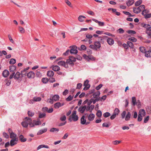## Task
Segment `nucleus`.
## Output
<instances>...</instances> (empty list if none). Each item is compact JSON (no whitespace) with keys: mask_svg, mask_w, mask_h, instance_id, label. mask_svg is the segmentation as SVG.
<instances>
[{"mask_svg":"<svg viewBox=\"0 0 151 151\" xmlns=\"http://www.w3.org/2000/svg\"><path fill=\"white\" fill-rule=\"evenodd\" d=\"M100 93L99 91H97L96 92H94L93 94V98H99V96H100Z\"/></svg>","mask_w":151,"mask_h":151,"instance_id":"4468645a","label":"nucleus"},{"mask_svg":"<svg viewBox=\"0 0 151 151\" xmlns=\"http://www.w3.org/2000/svg\"><path fill=\"white\" fill-rule=\"evenodd\" d=\"M145 55L147 57H151V50L145 51Z\"/></svg>","mask_w":151,"mask_h":151,"instance_id":"5701e85b","label":"nucleus"},{"mask_svg":"<svg viewBox=\"0 0 151 151\" xmlns=\"http://www.w3.org/2000/svg\"><path fill=\"white\" fill-rule=\"evenodd\" d=\"M59 98L60 97L59 95H55L52 97V99L53 101H56L58 100L59 99Z\"/></svg>","mask_w":151,"mask_h":151,"instance_id":"cd10ccee","label":"nucleus"},{"mask_svg":"<svg viewBox=\"0 0 151 151\" xmlns=\"http://www.w3.org/2000/svg\"><path fill=\"white\" fill-rule=\"evenodd\" d=\"M49 79L47 78H43L42 79V82L45 83H46L49 81Z\"/></svg>","mask_w":151,"mask_h":151,"instance_id":"f704fd0d","label":"nucleus"},{"mask_svg":"<svg viewBox=\"0 0 151 151\" xmlns=\"http://www.w3.org/2000/svg\"><path fill=\"white\" fill-rule=\"evenodd\" d=\"M127 32L131 35L134 34H136V32L133 30H129L127 31Z\"/></svg>","mask_w":151,"mask_h":151,"instance_id":"8fccbe9b","label":"nucleus"},{"mask_svg":"<svg viewBox=\"0 0 151 151\" xmlns=\"http://www.w3.org/2000/svg\"><path fill=\"white\" fill-rule=\"evenodd\" d=\"M95 91V90L94 89H93L92 90H90L89 91L88 93L87 94L86 96H88L89 95V94H90L92 93L93 94V93H94Z\"/></svg>","mask_w":151,"mask_h":151,"instance_id":"6e6d98bb","label":"nucleus"},{"mask_svg":"<svg viewBox=\"0 0 151 151\" xmlns=\"http://www.w3.org/2000/svg\"><path fill=\"white\" fill-rule=\"evenodd\" d=\"M43 148H45L48 149L49 148V147L47 145H41L38 146V147H37V150H39L40 149Z\"/></svg>","mask_w":151,"mask_h":151,"instance_id":"ddd939ff","label":"nucleus"},{"mask_svg":"<svg viewBox=\"0 0 151 151\" xmlns=\"http://www.w3.org/2000/svg\"><path fill=\"white\" fill-rule=\"evenodd\" d=\"M143 15L145 16V18H148L151 17V14H146V13Z\"/></svg>","mask_w":151,"mask_h":151,"instance_id":"680f3d73","label":"nucleus"},{"mask_svg":"<svg viewBox=\"0 0 151 151\" xmlns=\"http://www.w3.org/2000/svg\"><path fill=\"white\" fill-rule=\"evenodd\" d=\"M19 139L22 142H24L27 140L26 138H24V136L22 135H20L19 137Z\"/></svg>","mask_w":151,"mask_h":151,"instance_id":"393cba45","label":"nucleus"},{"mask_svg":"<svg viewBox=\"0 0 151 151\" xmlns=\"http://www.w3.org/2000/svg\"><path fill=\"white\" fill-rule=\"evenodd\" d=\"M145 6L143 5H142L137 8H133V12L134 13L138 14L143 9H145Z\"/></svg>","mask_w":151,"mask_h":151,"instance_id":"7ed1b4c3","label":"nucleus"},{"mask_svg":"<svg viewBox=\"0 0 151 151\" xmlns=\"http://www.w3.org/2000/svg\"><path fill=\"white\" fill-rule=\"evenodd\" d=\"M19 31L21 33H24L25 32L24 29L22 27H19Z\"/></svg>","mask_w":151,"mask_h":151,"instance_id":"13d9d810","label":"nucleus"},{"mask_svg":"<svg viewBox=\"0 0 151 151\" xmlns=\"http://www.w3.org/2000/svg\"><path fill=\"white\" fill-rule=\"evenodd\" d=\"M66 64H67V65H68V64H69L72 65H74L73 62L69 58V59L67 60Z\"/></svg>","mask_w":151,"mask_h":151,"instance_id":"2f4dec72","label":"nucleus"},{"mask_svg":"<svg viewBox=\"0 0 151 151\" xmlns=\"http://www.w3.org/2000/svg\"><path fill=\"white\" fill-rule=\"evenodd\" d=\"M68 90L67 89H66L63 93V95L65 96L68 93Z\"/></svg>","mask_w":151,"mask_h":151,"instance_id":"774afa93","label":"nucleus"},{"mask_svg":"<svg viewBox=\"0 0 151 151\" xmlns=\"http://www.w3.org/2000/svg\"><path fill=\"white\" fill-rule=\"evenodd\" d=\"M85 116L83 115L81 119V123L82 124H84L86 122V120L85 119Z\"/></svg>","mask_w":151,"mask_h":151,"instance_id":"412c9836","label":"nucleus"},{"mask_svg":"<svg viewBox=\"0 0 151 151\" xmlns=\"http://www.w3.org/2000/svg\"><path fill=\"white\" fill-rule=\"evenodd\" d=\"M149 118L150 117L149 116H147V117H145L144 121V123H147L149 120Z\"/></svg>","mask_w":151,"mask_h":151,"instance_id":"bf43d9fd","label":"nucleus"},{"mask_svg":"<svg viewBox=\"0 0 151 151\" xmlns=\"http://www.w3.org/2000/svg\"><path fill=\"white\" fill-rule=\"evenodd\" d=\"M69 134L68 133H66L62 137V139H66L68 137Z\"/></svg>","mask_w":151,"mask_h":151,"instance_id":"69168bd1","label":"nucleus"},{"mask_svg":"<svg viewBox=\"0 0 151 151\" xmlns=\"http://www.w3.org/2000/svg\"><path fill=\"white\" fill-rule=\"evenodd\" d=\"M107 42H108V44L110 45H112L114 43V40L111 38H108L107 40Z\"/></svg>","mask_w":151,"mask_h":151,"instance_id":"9b49d317","label":"nucleus"},{"mask_svg":"<svg viewBox=\"0 0 151 151\" xmlns=\"http://www.w3.org/2000/svg\"><path fill=\"white\" fill-rule=\"evenodd\" d=\"M126 114V112L125 111H124L122 112L121 114L122 117V119H124V118Z\"/></svg>","mask_w":151,"mask_h":151,"instance_id":"338daca9","label":"nucleus"},{"mask_svg":"<svg viewBox=\"0 0 151 151\" xmlns=\"http://www.w3.org/2000/svg\"><path fill=\"white\" fill-rule=\"evenodd\" d=\"M4 82L6 83V85L8 86H9L11 84V81L8 80L7 79H6L4 81Z\"/></svg>","mask_w":151,"mask_h":151,"instance_id":"09e8293b","label":"nucleus"},{"mask_svg":"<svg viewBox=\"0 0 151 151\" xmlns=\"http://www.w3.org/2000/svg\"><path fill=\"white\" fill-rule=\"evenodd\" d=\"M28 114L29 116L32 117L34 115V113L32 112L28 111Z\"/></svg>","mask_w":151,"mask_h":151,"instance_id":"864d4df0","label":"nucleus"},{"mask_svg":"<svg viewBox=\"0 0 151 151\" xmlns=\"http://www.w3.org/2000/svg\"><path fill=\"white\" fill-rule=\"evenodd\" d=\"M86 37L89 40L91 39L93 37V36L91 34H87L86 35Z\"/></svg>","mask_w":151,"mask_h":151,"instance_id":"052dcab7","label":"nucleus"},{"mask_svg":"<svg viewBox=\"0 0 151 151\" xmlns=\"http://www.w3.org/2000/svg\"><path fill=\"white\" fill-rule=\"evenodd\" d=\"M86 109V106L85 105L83 106H80L78 109V111L81 113H83Z\"/></svg>","mask_w":151,"mask_h":151,"instance_id":"6e6552de","label":"nucleus"},{"mask_svg":"<svg viewBox=\"0 0 151 151\" xmlns=\"http://www.w3.org/2000/svg\"><path fill=\"white\" fill-rule=\"evenodd\" d=\"M16 69V67L15 65H11L9 67V70L11 72H14V71Z\"/></svg>","mask_w":151,"mask_h":151,"instance_id":"6ab92c4d","label":"nucleus"},{"mask_svg":"<svg viewBox=\"0 0 151 151\" xmlns=\"http://www.w3.org/2000/svg\"><path fill=\"white\" fill-rule=\"evenodd\" d=\"M138 114L143 116H145L146 115L145 111L143 109H140L139 111Z\"/></svg>","mask_w":151,"mask_h":151,"instance_id":"1a4fd4ad","label":"nucleus"},{"mask_svg":"<svg viewBox=\"0 0 151 151\" xmlns=\"http://www.w3.org/2000/svg\"><path fill=\"white\" fill-rule=\"evenodd\" d=\"M117 32H118L119 33L123 34L124 33V31L122 28H119L117 30Z\"/></svg>","mask_w":151,"mask_h":151,"instance_id":"e2e57ef3","label":"nucleus"},{"mask_svg":"<svg viewBox=\"0 0 151 151\" xmlns=\"http://www.w3.org/2000/svg\"><path fill=\"white\" fill-rule=\"evenodd\" d=\"M38 120L36 121L35 120H34L32 122V123H33L34 124V126L35 125H40L41 124V122L40 120L38 119Z\"/></svg>","mask_w":151,"mask_h":151,"instance_id":"aec40b11","label":"nucleus"},{"mask_svg":"<svg viewBox=\"0 0 151 151\" xmlns=\"http://www.w3.org/2000/svg\"><path fill=\"white\" fill-rule=\"evenodd\" d=\"M10 135V138H12V139H18V138L17 137V135L14 133H11Z\"/></svg>","mask_w":151,"mask_h":151,"instance_id":"bb28decb","label":"nucleus"},{"mask_svg":"<svg viewBox=\"0 0 151 151\" xmlns=\"http://www.w3.org/2000/svg\"><path fill=\"white\" fill-rule=\"evenodd\" d=\"M27 76L29 78H33L35 77V74L33 72L30 71L27 73Z\"/></svg>","mask_w":151,"mask_h":151,"instance_id":"0eeeda50","label":"nucleus"},{"mask_svg":"<svg viewBox=\"0 0 151 151\" xmlns=\"http://www.w3.org/2000/svg\"><path fill=\"white\" fill-rule=\"evenodd\" d=\"M143 27L146 28L147 30H149L151 28L150 26L148 24H145Z\"/></svg>","mask_w":151,"mask_h":151,"instance_id":"a19ab883","label":"nucleus"},{"mask_svg":"<svg viewBox=\"0 0 151 151\" xmlns=\"http://www.w3.org/2000/svg\"><path fill=\"white\" fill-rule=\"evenodd\" d=\"M60 119L62 121H65L66 119V117L65 115H63L60 117Z\"/></svg>","mask_w":151,"mask_h":151,"instance_id":"4d7b16f0","label":"nucleus"},{"mask_svg":"<svg viewBox=\"0 0 151 151\" xmlns=\"http://www.w3.org/2000/svg\"><path fill=\"white\" fill-rule=\"evenodd\" d=\"M70 53L71 54H76L78 52V51L77 50V47L76 46H71L70 47Z\"/></svg>","mask_w":151,"mask_h":151,"instance_id":"20e7f679","label":"nucleus"},{"mask_svg":"<svg viewBox=\"0 0 151 151\" xmlns=\"http://www.w3.org/2000/svg\"><path fill=\"white\" fill-rule=\"evenodd\" d=\"M134 0H129L127 3V4L128 6H129L132 5L134 3Z\"/></svg>","mask_w":151,"mask_h":151,"instance_id":"7c9ffc66","label":"nucleus"},{"mask_svg":"<svg viewBox=\"0 0 151 151\" xmlns=\"http://www.w3.org/2000/svg\"><path fill=\"white\" fill-rule=\"evenodd\" d=\"M89 81L88 80H86L84 81V86H88L90 87V85L88 84Z\"/></svg>","mask_w":151,"mask_h":151,"instance_id":"c03bdc74","label":"nucleus"},{"mask_svg":"<svg viewBox=\"0 0 151 151\" xmlns=\"http://www.w3.org/2000/svg\"><path fill=\"white\" fill-rule=\"evenodd\" d=\"M119 109L117 108H116L115 109L113 114L116 115H117L119 114Z\"/></svg>","mask_w":151,"mask_h":151,"instance_id":"72a5a7b5","label":"nucleus"},{"mask_svg":"<svg viewBox=\"0 0 151 151\" xmlns=\"http://www.w3.org/2000/svg\"><path fill=\"white\" fill-rule=\"evenodd\" d=\"M73 96H72L71 95H69L68 97L66 99V100L67 101H69L72 100L73 98Z\"/></svg>","mask_w":151,"mask_h":151,"instance_id":"37998d69","label":"nucleus"},{"mask_svg":"<svg viewBox=\"0 0 151 151\" xmlns=\"http://www.w3.org/2000/svg\"><path fill=\"white\" fill-rule=\"evenodd\" d=\"M140 50L142 52H145V48L142 46L140 47H139Z\"/></svg>","mask_w":151,"mask_h":151,"instance_id":"0e129e2a","label":"nucleus"},{"mask_svg":"<svg viewBox=\"0 0 151 151\" xmlns=\"http://www.w3.org/2000/svg\"><path fill=\"white\" fill-rule=\"evenodd\" d=\"M95 115L93 114H91L88 116V119L90 121H93L95 118Z\"/></svg>","mask_w":151,"mask_h":151,"instance_id":"2eb2a0df","label":"nucleus"},{"mask_svg":"<svg viewBox=\"0 0 151 151\" xmlns=\"http://www.w3.org/2000/svg\"><path fill=\"white\" fill-rule=\"evenodd\" d=\"M78 117L76 115V111H73L72 114L69 117L68 120L71 122L72 121L74 122H76L78 120Z\"/></svg>","mask_w":151,"mask_h":151,"instance_id":"f03ea898","label":"nucleus"},{"mask_svg":"<svg viewBox=\"0 0 151 151\" xmlns=\"http://www.w3.org/2000/svg\"><path fill=\"white\" fill-rule=\"evenodd\" d=\"M128 40H129L131 41L132 42H136L137 41V39L134 37H131L129 38L128 39Z\"/></svg>","mask_w":151,"mask_h":151,"instance_id":"ea45409f","label":"nucleus"},{"mask_svg":"<svg viewBox=\"0 0 151 151\" xmlns=\"http://www.w3.org/2000/svg\"><path fill=\"white\" fill-rule=\"evenodd\" d=\"M131 114L129 112H128L127 114L125 117V120L126 121H128L129 120L131 117Z\"/></svg>","mask_w":151,"mask_h":151,"instance_id":"c756f323","label":"nucleus"},{"mask_svg":"<svg viewBox=\"0 0 151 151\" xmlns=\"http://www.w3.org/2000/svg\"><path fill=\"white\" fill-rule=\"evenodd\" d=\"M58 64L59 65L63 66L64 67L66 68H68V66L66 63L64 61H60L58 63Z\"/></svg>","mask_w":151,"mask_h":151,"instance_id":"39448f33","label":"nucleus"},{"mask_svg":"<svg viewBox=\"0 0 151 151\" xmlns=\"http://www.w3.org/2000/svg\"><path fill=\"white\" fill-rule=\"evenodd\" d=\"M110 115V114L109 112H106L103 114V116L105 118L109 116Z\"/></svg>","mask_w":151,"mask_h":151,"instance_id":"3c124183","label":"nucleus"},{"mask_svg":"<svg viewBox=\"0 0 151 151\" xmlns=\"http://www.w3.org/2000/svg\"><path fill=\"white\" fill-rule=\"evenodd\" d=\"M69 58L70 59V60L73 61V63L75 62L76 60V58L75 57L72 56H69Z\"/></svg>","mask_w":151,"mask_h":151,"instance_id":"603ef678","label":"nucleus"},{"mask_svg":"<svg viewBox=\"0 0 151 151\" xmlns=\"http://www.w3.org/2000/svg\"><path fill=\"white\" fill-rule=\"evenodd\" d=\"M16 63V60L15 59L12 58L10 59L9 62L10 64H14Z\"/></svg>","mask_w":151,"mask_h":151,"instance_id":"c9c22d12","label":"nucleus"},{"mask_svg":"<svg viewBox=\"0 0 151 151\" xmlns=\"http://www.w3.org/2000/svg\"><path fill=\"white\" fill-rule=\"evenodd\" d=\"M86 17L83 15H80L78 17V19L80 22H82L84 21Z\"/></svg>","mask_w":151,"mask_h":151,"instance_id":"c85d7f7f","label":"nucleus"},{"mask_svg":"<svg viewBox=\"0 0 151 151\" xmlns=\"http://www.w3.org/2000/svg\"><path fill=\"white\" fill-rule=\"evenodd\" d=\"M97 116L99 117H100L102 115V112L100 110H98L96 113Z\"/></svg>","mask_w":151,"mask_h":151,"instance_id":"58836bf2","label":"nucleus"},{"mask_svg":"<svg viewBox=\"0 0 151 151\" xmlns=\"http://www.w3.org/2000/svg\"><path fill=\"white\" fill-rule=\"evenodd\" d=\"M47 128H45L43 129L40 130L37 133V134L39 135L42 134L43 133L47 132Z\"/></svg>","mask_w":151,"mask_h":151,"instance_id":"4be33fe9","label":"nucleus"},{"mask_svg":"<svg viewBox=\"0 0 151 151\" xmlns=\"http://www.w3.org/2000/svg\"><path fill=\"white\" fill-rule=\"evenodd\" d=\"M61 106V103L58 102L55 103L54 105V107L55 109H58Z\"/></svg>","mask_w":151,"mask_h":151,"instance_id":"a878e982","label":"nucleus"},{"mask_svg":"<svg viewBox=\"0 0 151 151\" xmlns=\"http://www.w3.org/2000/svg\"><path fill=\"white\" fill-rule=\"evenodd\" d=\"M47 75L49 77H52L54 75V73L52 70H49L47 72Z\"/></svg>","mask_w":151,"mask_h":151,"instance_id":"f8f14e48","label":"nucleus"},{"mask_svg":"<svg viewBox=\"0 0 151 151\" xmlns=\"http://www.w3.org/2000/svg\"><path fill=\"white\" fill-rule=\"evenodd\" d=\"M21 124L22 126L25 128H27L28 124L29 125L30 127H34V124L32 123V121L31 119L28 117H25L24 121L22 122Z\"/></svg>","mask_w":151,"mask_h":151,"instance_id":"f257e3e1","label":"nucleus"},{"mask_svg":"<svg viewBox=\"0 0 151 151\" xmlns=\"http://www.w3.org/2000/svg\"><path fill=\"white\" fill-rule=\"evenodd\" d=\"M54 71H57L60 70V68L58 65H52L50 67Z\"/></svg>","mask_w":151,"mask_h":151,"instance_id":"9d476101","label":"nucleus"},{"mask_svg":"<svg viewBox=\"0 0 151 151\" xmlns=\"http://www.w3.org/2000/svg\"><path fill=\"white\" fill-rule=\"evenodd\" d=\"M94 45L97 49L100 48L101 47L100 43L98 41H96L94 42Z\"/></svg>","mask_w":151,"mask_h":151,"instance_id":"dca6fc26","label":"nucleus"},{"mask_svg":"<svg viewBox=\"0 0 151 151\" xmlns=\"http://www.w3.org/2000/svg\"><path fill=\"white\" fill-rule=\"evenodd\" d=\"M92 20L98 23L99 25L100 26H103L104 25V22H101V21H99L97 20L94 19H92Z\"/></svg>","mask_w":151,"mask_h":151,"instance_id":"a211bd4d","label":"nucleus"},{"mask_svg":"<svg viewBox=\"0 0 151 151\" xmlns=\"http://www.w3.org/2000/svg\"><path fill=\"white\" fill-rule=\"evenodd\" d=\"M41 100V98L40 97H34L33 98V101H39Z\"/></svg>","mask_w":151,"mask_h":151,"instance_id":"49530a36","label":"nucleus"},{"mask_svg":"<svg viewBox=\"0 0 151 151\" xmlns=\"http://www.w3.org/2000/svg\"><path fill=\"white\" fill-rule=\"evenodd\" d=\"M7 52L5 50H3L1 51H0V56L1 57L3 56V55H6Z\"/></svg>","mask_w":151,"mask_h":151,"instance_id":"4c0bfd02","label":"nucleus"},{"mask_svg":"<svg viewBox=\"0 0 151 151\" xmlns=\"http://www.w3.org/2000/svg\"><path fill=\"white\" fill-rule=\"evenodd\" d=\"M132 102L134 105L136 104V98L134 97H133L132 98Z\"/></svg>","mask_w":151,"mask_h":151,"instance_id":"5fc2aeb1","label":"nucleus"},{"mask_svg":"<svg viewBox=\"0 0 151 151\" xmlns=\"http://www.w3.org/2000/svg\"><path fill=\"white\" fill-rule=\"evenodd\" d=\"M9 75V71L7 70H5L2 73L3 76L4 77H7Z\"/></svg>","mask_w":151,"mask_h":151,"instance_id":"f3484780","label":"nucleus"},{"mask_svg":"<svg viewBox=\"0 0 151 151\" xmlns=\"http://www.w3.org/2000/svg\"><path fill=\"white\" fill-rule=\"evenodd\" d=\"M45 116L46 114L45 113H40L39 114V117L40 118H43L45 117Z\"/></svg>","mask_w":151,"mask_h":151,"instance_id":"79ce46f5","label":"nucleus"},{"mask_svg":"<svg viewBox=\"0 0 151 151\" xmlns=\"http://www.w3.org/2000/svg\"><path fill=\"white\" fill-rule=\"evenodd\" d=\"M20 73L18 72H17L14 75V78L15 79L18 80L19 79L20 77Z\"/></svg>","mask_w":151,"mask_h":151,"instance_id":"b1692460","label":"nucleus"},{"mask_svg":"<svg viewBox=\"0 0 151 151\" xmlns=\"http://www.w3.org/2000/svg\"><path fill=\"white\" fill-rule=\"evenodd\" d=\"M142 3V1L141 0H139L136 1L135 3V5L136 6H137L140 5Z\"/></svg>","mask_w":151,"mask_h":151,"instance_id":"de8ad7c7","label":"nucleus"},{"mask_svg":"<svg viewBox=\"0 0 151 151\" xmlns=\"http://www.w3.org/2000/svg\"><path fill=\"white\" fill-rule=\"evenodd\" d=\"M18 140V139H11L10 142L11 146H13L14 145H16L17 143V142Z\"/></svg>","mask_w":151,"mask_h":151,"instance_id":"423d86ee","label":"nucleus"},{"mask_svg":"<svg viewBox=\"0 0 151 151\" xmlns=\"http://www.w3.org/2000/svg\"><path fill=\"white\" fill-rule=\"evenodd\" d=\"M59 131L58 129L56 128H51L50 130V131L51 132H58Z\"/></svg>","mask_w":151,"mask_h":151,"instance_id":"473e14b6","label":"nucleus"},{"mask_svg":"<svg viewBox=\"0 0 151 151\" xmlns=\"http://www.w3.org/2000/svg\"><path fill=\"white\" fill-rule=\"evenodd\" d=\"M146 33L148 34L149 36V38H151V30H147Z\"/></svg>","mask_w":151,"mask_h":151,"instance_id":"a18cd8bd","label":"nucleus"},{"mask_svg":"<svg viewBox=\"0 0 151 151\" xmlns=\"http://www.w3.org/2000/svg\"><path fill=\"white\" fill-rule=\"evenodd\" d=\"M127 44L128 45V46H129L131 48H133L134 47V45L130 41H128L127 42Z\"/></svg>","mask_w":151,"mask_h":151,"instance_id":"e433bc0d","label":"nucleus"}]
</instances>
